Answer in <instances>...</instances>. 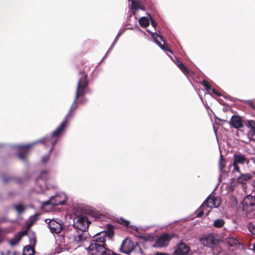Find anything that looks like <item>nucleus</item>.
<instances>
[{"mask_svg": "<svg viewBox=\"0 0 255 255\" xmlns=\"http://www.w3.org/2000/svg\"><path fill=\"white\" fill-rule=\"evenodd\" d=\"M114 233V226L111 224H107L106 230L99 232L93 235V239L90 241V245L86 248V250L88 251L94 249L95 246L96 247L106 246L105 244L106 238L107 237L110 240L112 239Z\"/></svg>", "mask_w": 255, "mask_h": 255, "instance_id": "obj_1", "label": "nucleus"}, {"mask_svg": "<svg viewBox=\"0 0 255 255\" xmlns=\"http://www.w3.org/2000/svg\"><path fill=\"white\" fill-rule=\"evenodd\" d=\"M79 75L80 78L78 82L74 100L69 109V112L64 118V120L67 121L71 113L77 108L78 103H76L77 99L80 96L84 94V90L88 85L87 74L84 71H80L79 72Z\"/></svg>", "mask_w": 255, "mask_h": 255, "instance_id": "obj_2", "label": "nucleus"}, {"mask_svg": "<svg viewBox=\"0 0 255 255\" xmlns=\"http://www.w3.org/2000/svg\"><path fill=\"white\" fill-rule=\"evenodd\" d=\"M90 223H91V221L86 215L76 214L74 219L73 226L77 231H86Z\"/></svg>", "mask_w": 255, "mask_h": 255, "instance_id": "obj_3", "label": "nucleus"}, {"mask_svg": "<svg viewBox=\"0 0 255 255\" xmlns=\"http://www.w3.org/2000/svg\"><path fill=\"white\" fill-rule=\"evenodd\" d=\"M45 222L48 224L50 231L52 234H59L64 227L63 222L59 219H46Z\"/></svg>", "mask_w": 255, "mask_h": 255, "instance_id": "obj_4", "label": "nucleus"}, {"mask_svg": "<svg viewBox=\"0 0 255 255\" xmlns=\"http://www.w3.org/2000/svg\"><path fill=\"white\" fill-rule=\"evenodd\" d=\"M253 177L252 174L249 173H242L239 175H235V177L232 178L230 180V186L234 189L236 186L235 184V182H236L238 184H242L244 187L246 186L247 182L251 179Z\"/></svg>", "mask_w": 255, "mask_h": 255, "instance_id": "obj_5", "label": "nucleus"}, {"mask_svg": "<svg viewBox=\"0 0 255 255\" xmlns=\"http://www.w3.org/2000/svg\"><path fill=\"white\" fill-rule=\"evenodd\" d=\"M49 172L47 170H41L40 174L36 179V187H38L41 192L44 191L48 188L47 181L49 179Z\"/></svg>", "mask_w": 255, "mask_h": 255, "instance_id": "obj_6", "label": "nucleus"}, {"mask_svg": "<svg viewBox=\"0 0 255 255\" xmlns=\"http://www.w3.org/2000/svg\"><path fill=\"white\" fill-rule=\"evenodd\" d=\"M243 210L246 213H255V197L248 195L242 201Z\"/></svg>", "mask_w": 255, "mask_h": 255, "instance_id": "obj_7", "label": "nucleus"}, {"mask_svg": "<svg viewBox=\"0 0 255 255\" xmlns=\"http://www.w3.org/2000/svg\"><path fill=\"white\" fill-rule=\"evenodd\" d=\"M146 31L150 35L152 38L153 39L154 42L163 51H167L171 53H172V51L171 49L168 48V46L167 45H162L158 40V38L159 37L162 41L163 42L164 44L165 43V41L164 40L163 36L162 35H160L155 32H152L150 31L148 29H146Z\"/></svg>", "mask_w": 255, "mask_h": 255, "instance_id": "obj_8", "label": "nucleus"}, {"mask_svg": "<svg viewBox=\"0 0 255 255\" xmlns=\"http://www.w3.org/2000/svg\"><path fill=\"white\" fill-rule=\"evenodd\" d=\"M172 236L167 233H165L158 237L155 244L153 245L154 248H161L166 246L168 242L172 239Z\"/></svg>", "mask_w": 255, "mask_h": 255, "instance_id": "obj_9", "label": "nucleus"}, {"mask_svg": "<svg viewBox=\"0 0 255 255\" xmlns=\"http://www.w3.org/2000/svg\"><path fill=\"white\" fill-rule=\"evenodd\" d=\"M112 252L113 251L106 248V246H101L94 247V249L88 251L87 255H112Z\"/></svg>", "mask_w": 255, "mask_h": 255, "instance_id": "obj_10", "label": "nucleus"}, {"mask_svg": "<svg viewBox=\"0 0 255 255\" xmlns=\"http://www.w3.org/2000/svg\"><path fill=\"white\" fill-rule=\"evenodd\" d=\"M220 204V203L218 202L217 199L215 197L211 196V194H210L201 205V208H206L207 209L217 208Z\"/></svg>", "mask_w": 255, "mask_h": 255, "instance_id": "obj_11", "label": "nucleus"}, {"mask_svg": "<svg viewBox=\"0 0 255 255\" xmlns=\"http://www.w3.org/2000/svg\"><path fill=\"white\" fill-rule=\"evenodd\" d=\"M233 162L238 164L242 165H248L250 163V159L247 155L243 154L241 152H237L233 154Z\"/></svg>", "mask_w": 255, "mask_h": 255, "instance_id": "obj_12", "label": "nucleus"}, {"mask_svg": "<svg viewBox=\"0 0 255 255\" xmlns=\"http://www.w3.org/2000/svg\"><path fill=\"white\" fill-rule=\"evenodd\" d=\"M174 255H191L189 247L185 243L180 242L174 250Z\"/></svg>", "mask_w": 255, "mask_h": 255, "instance_id": "obj_13", "label": "nucleus"}, {"mask_svg": "<svg viewBox=\"0 0 255 255\" xmlns=\"http://www.w3.org/2000/svg\"><path fill=\"white\" fill-rule=\"evenodd\" d=\"M52 200L53 206L60 205H64L67 199L66 195L63 193H56L54 196L51 197Z\"/></svg>", "mask_w": 255, "mask_h": 255, "instance_id": "obj_14", "label": "nucleus"}, {"mask_svg": "<svg viewBox=\"0 0 255 255\" xmlns=\"http://www.w3.org/2000/svg\"><path fill=\"white\" fill-rule=\"evenodd\" d=\"M49 135H47L45 137L42 138L40 139H38L36 141H35L29 144H27L25 145H19L18 146V147L20 148H30L38 143H41L45 145L46 146H48L49 145H50V143L51 142V140L48 138L49 137Z\"/></svg>", "mask_w": 255, "mask_h": 255, "instance_id": "obj_15", "label": "nucleus"}, {"mask_svg": "<svg viewBox=\"0 0 255 255\" xmlns=\"http://www.w3.org/2000/svg\"><path fill=\"white\" fill-rule=\"evenodd\" d=\"M133 250V242L129 241L128 243H127L126 239L123 241L122 244L120 248L121 252L127 255L129 254Z\"/></svg>", "mask_w": 255, "mask_h": 255, "instance_id": "obj_16", "label": "nucleus"}, {"mask_svg": "<svg viewBox=\"0 0 255 255\" xmlns=\"http://www.w3.org/2000/svg\"><path fill=\"white\" fill-rule=\"evenodd\" d=\"M228 123L235 128L238 129L244 127V123L242 119L238 115H233L230 122H228Z\"/></svg>", "mask_w": 255, "mask_h": 255, "instance_id": "obj_17", "label": "nucleus"}, {"mask_svg": "<svg viewBox=\"0 0 255 255\" xmlns=\"http://www.w3.org/2000/svg\"><path fill=\"white\" fill-rule=\"evenodd\" d=\"M201 243L204 246L210 247L211 246L215 245L217 241L213 234H209L206 235L200 241Z\"/></svg>", "mask_w": 255, "mask_h": 255, "instance_id": "obj_18", "label": "nucleus"}, {"mask_svg": "<svg viewBox=\"0 0 255 255\" xmlns=\"http://www.w3.org/2000/svg\"><path fill=\"white\" fill-rule=\"evenodd\" d=\"M67 125L68 121L64 119L56 129L51 133V135L58 138V137L60 136L64 133Z\"/></svg>", "mask_w": 255, "mask_h": 255, "instance_id": "obj_19", "label": "nucleus"}, {"mask_svg": "<svg viewBox=\"0 0 255 255\" xmlns=\"http://www.w3.org/2000/svg\"><path fill=\"white\" fill-rule=\"evenodd\" d=\"M85 232L77 231V234L74 235L73 241L78 247L87 239Z\"/></svg>", "mask_w": 255, "mask_h": 255, "instance_id": "obj_20", "label": "nucleus"}, {"mask_svg": "<svg viewBox=\"0 0 255 255\" xmlns=\"http://www.w3.org/2000/svg\"><path fill=\"white\" fill-rule=\"evenodd\" d=\"M170 57L184 74L187 75L190 73L189 69L183 63L180 62L176 57L175 56L174 59L171 56Z\"/></svg>", "mask_w": 255, "mask_h": 255, "instance_id": "obj_21", "label": "nucleus"}, {"mask_svg": "<svg viewBox=\"0 0 255 255\" xmlns=\"http://www.w3.org/2000/svg\"><path fill=\"white\" fill-rule=\"evenodd\" d=\"M25 145V144H24V145ZM19 145H16L14 146L15 147L18 148L19 149H21V150H20L17 153V156L19 159H20L23 162H24L27 166H28V162H27V160L26 159V155L28 154V149L29 148H20L18 147V146Z\"/></svg>", "mask_w": 255, "mask_h": 255, "instance_id": "obj_22", "label": "nucleus"}, {"mask_svg": "<svg viewBox=\"0 0 255 255\" xmlns=\"http://www.w3.org/2000/svg\"><path fill=\"white\" fill-rule=\"evenodd\" d=\"M134 236L136 238L141 239L145 242L149 241L153 242L155 240V237L152 235H144V234H142L140 235H135Z\"/></svg>", "mask_w": 255, "mask_h": 255, "instance_id": "obj_23", "label": "nucleus"}, {"mask_svg": "<svg viewBox=\"0 0 255 255\" xmlns=\"http://www.w3.org/2000/svg\"><path fill=\"white\" fill-rule=\"evenodd\" d=\"M12 208L14 209L19 215L22 214L26 210L25 206L21 203L13 204L12 205Z\"/></svg>", "mask_w": 255, "mask_h": 255, "instance_id": "obj_24", "label": "nucleus"}, {"mask_svg": "<svg viewBox=\"0 0 255 255\" xmlns=\"http://www.w3.org/2000/svg\"><path fill=\"white\" fill-rule=\"evenodd\" d=\"M149 18L146 16H142L139 18L138 22L139 25L142 27H147L150 24Z\"/></svg>", "mask_w": 255, "mask_h": 255, "instance_id": "obj_25", "label": "nucleus"}, {"mask_svg": "<svg viewBox=\"0 0 255 255\" xmlns=\"http://www.w3.org/2000/svg\"><path fill=\"white\" fill-rule=\"evenodd\" d=\"M29 242L30 244V246L35 247L36 243V238L35 234L33 231H31L29 235Z\"/></svg>", "mask_w": 255, "mask_h": 255, "instance_id": "obj_26", "label": "nucleus"}, {"mask_svg": "<svg viewBox=\"0 0 255 255\" xmlns=\"http://www.w3.org/2000/svg\"><path fill=\"white\" fill-rule=\"evenodd\" d=\"M139 7V4L135 0H131L130 9L133 15L136 16V11L138 10Z\"/></svg>", "mask_w": 255, "mask_h": 255, "instance_id": "obj_27", "label": "nucleus"}, {"mask_svg": "<svg viewBox=\"0 0 255 255\" xmlns=\"http://www.w3.org/2000/svg\"><path fill=\"white\" fill-rule=\"evenodd\" d=\"M225 224V221L223 219H217L214 220L213 226L215 228H222Z\"/></svg>", "mask_w": 255, "mask_h": 255, "instance_id": "obj_28", "label": "nucleus"}, {"mask_svg": "<svg viewBox=\"0 0 255 255\" xmlns=\"http://www.w3.org/2000/svg\"><path fill=\"white\" fill-rule=\"evenodd\" d=\"M48 138L51 140V142L50 143V144L51 145V147L50 149H49V151H50V152H51L53 150L55 145L58 141V137H55L54 136H52V135L50 134L49 137Z\"/></svg>", "mask_w": 255, "mask_h": 255, "instance_id": "obj_29", "label": "nucleus"}, {"mask_svg": "<svg viewBox=\"0 0 255 255\" xmlns=\"http://www.w3.org/2000/svg\"><path fill=\"white\" fill-rule=\"evenodd\" d=\"M87 214L91 216L95 219H101V214L98 211H90L87 213Z\"/></svg>", "mask_w": 255, "mask_h": 255, "instance_id": "obj_30", "label": "nucleus"}, {"mask_svg": "<svg viewBox=\"0 0 255 255\" xmlns=\"http://www.w3.org/2000/svg\"><path fill=\"white\" fill-rule=\"evenodd\" d=\"M20 240L21 239H20V237L15 235L11 240L9 241V243L11 246H15Z\"/></svg>", "mask_w": 255, "mask_h": 255, "instance_id": "obj_31", "label": "nucleus"}, {"mask_svg": "<svg viewBox=\"0 0 255 255\" xmlns=\"http://www.w3.org/2000/svg\"><path fill=\"white\" fill-rule=\"evenodd\" d=\"M227 240L229 245L231 247L236 246L239 244L238 240L234 238H229Z\"/></svg>", "mask_w": 255, "mask_h": 255, "instance_id": "obj_32", "label": "nucleus"}, {"mask_svg": "<svg viewBox=\"0 0 255 255\" xmlns=\"http://www.w3.org/2000/svg\"><path fill=\"white\" fill-rule=\"evenodd\" d=\"M223 161H224L225 160L222 154L220 153V158L219 163V169L220 172H223L224 168L225 167V164L223 163Z\"/></svg>", "mask_w": 255, "mask_h": 255, "instance_id": "obj_33", "label": "nucleus"}, {"mask_svg": "<svg viewBox=\"0 0 255 255\" xmlns=\"http://www.w3.org/2000/svg\"><path fill=\"white\" fill-rule=\"evenodd\" d=\"M247 228L252 234L255 235V225L252 222L248 223Z\"/></svg>", "mask_w": 255, "mask_h": 255, "instance_id": "obj_34", "label": "nucleus"}, {"mask_svg": "<svg viewBox=\"0 0 255 255\" xmlns=\"http://www.w3.org/2000/svg\"><path fill=\"white\" fill-rule=\"evenodd\" d=\"M147 14L149 18V19H150L149 21H150L151 25L153 27L156 28V27L157 25V23L156 22L155 19L151 16V15L150 14L147 13Z\"/></svg>", "mask_w": 255, "mask_h": 255, "instance_id": "obj_35", "label": "nucleus"}, {"mask_svg": "<svg viewBox=\"0 0 255 255\" xmlns=\"http://www.w3.org/2000/svg\"><path fill=\"white\" fill-rule=\"evenodd\" d=\"M207 209V208H201L200 206L199 209L197 210V213L196 215V217H201V216H202L204 214V210Z\"/></svg>", "mask_w": 255, "mask_h": 255, "instance_id": "obj_36", "label": "nucleus"}, {"mask_svg": "<svg viewBox=\"0 0 255 255\" xmlns=\"http://www.w3.org/2000/svg\"><path fill=\"white\" fill-rule=\"evenodd\" d=\"M34 248L35 247H31L30 245H26L23 248L22 253H26V252L29 253L30 251L32 252V250H35Z\"/></svg>", "mask_w": 255, "mask_h": 255, "instance_id": "obj_37", "label": "nucleus"}, {"mask_svg": "<svg viewBox=\"0 0 255 255\" xmlns=\"http://www.w3.org/2000/svg\"><path fill=\"white\" fill-rule=\"evenodd\" d=\"M233 166L234 167V170L233 171V172L236 171L239 173V175L242 173V172L240 170V168L239 166V164L234 163V162H233Z\"/></svg>", "mask_w": 255, "mask_h": 255, "instance_id": "obj_38", "label": "nucleus"}, {"mask_svg": "<svg viewBox=\"0 0 255 255\" xmlns=\"http://www.w3.org/2000/svg\"><path fill=\"white\" fill-rule=\"evenodd\" d=\"M51 152H50V151L49 150L48 153L42 157L41 161L42 163H45L48 160V159H49Z\"/></svg>", "mask_w": 255, "mask_h": 255, "instance_id": "obj_39", "label": "nucleus"}, {"mask_svg": "<svg viewBox=\"0 0 255 255\" xmlns=\"http://www.w3.org/2000/svg\"><path fill=\"white\" fill-rule=\"evenodd\" d=\"M1 177L2 178L3 182L4 183H6L9 181L12 180V178H13V177H12V176H8L5 175V174L2 175Z\"/></svg>", "mask_w": 255, "mask_h": 255, "instance_id": "obj_40", "label": "nucleus"}, {"mask_svg": "<svg viewBox=\"0 0 255 255\" xmlns=\"http://www.w3.org/2000/svg\"><path fill=\"white\" fill-rule=\"evenodd\" d=\"M52 200L50 198L49 200L44 201L42 203V207H44L45 206H48V205H52L53 206V202H52Z\"/></svg>", "mask_w": 255, "mask_h": 255, "instance_id": "obj_41", "label": "nucleus"}, {"mask_svg": "<svg viewBox=\"0 0 255 255\" xmlns=\"http://www.w3.org/2000/svg\"><path fill=\"white\" fill-rule=\"evenodd\" d=\"M126 28H124V29H120L118 34H117V36L115 37V39H114V41L115 42H117L119 37L123 34L124 33V32L126 31Z\"/></svg>", "mask_w": 255, "mask_h": 255, "instance_id": "obj_42", "label": "nucleus"}, {"mask_svg": "<svg viewBox=\"0 0 255 255\" xmlns=\"http://www.w3.org/2000/svg\"><path fill=\"white\" fill-rule=\"evenodd\" d=\"M38 219V215L35 214L33 216H31L29 218L30 224L32 225L35 222H36Z\"/></svg>", "mask_w": 255, "mask_h": 255, "instance_id": "obj_43", "label": "nucleus"}, {"mask_svg": "<svg viewBox=\"0 0 255 255\" xmlns=\"http://www.w3.org/2000/svg\"><path fill=\"white\" fill-rule=\"evenodd\" d=\"M12 180L18 184H21L23 182V179L21 177H13Z\"/></svg>", "mask_w": 255, "mask_h": 255, "instance_id": "obj_44", "label": "nucleus"}, {"mask_svg": "<svg viewBox=\"0 0 255 255\" xmlns=\"http://www.w3.org/2000/svg\"><path fill=\"white\" fill-rule=\"evenodd\" d=\"M27 230H23L19 232L17 234H16L18 237H20V239H21V238L24 236L27 235Z\"/></svg>", "mask_w": 255, "mask_h": 255, "instance_id": "obj_45", "label": "nucleus"}, {"mask_svg": "<svg viewBox=\"0 0 255 255\" xmlns=\"http://www.w3.org/2000/svg\"><path fill=\"white\" fill-rule=\"evenodd\" d=\"M254 124H255V122L253 120H248L247 121V123H246V126L249 128H251V129H252V128H253Z\"/></svg>", "mask_w": 255, "mask_h": 255, "instance_id": "obj_46", "label": "nucleus"}, {"mask_svg": "<svg viewBox=\"0 0 255 255\" xmlns=\"http://www.w3.org/2000/svg\"><path fill=\"white\" fill-rule=\"evenodd\" d=\"M244 101V102L248 103L252 109L255 110V105L254 104L253 100H245Z\"/></svg>", "mask_w": 255, "mask_h": 255, "instance_id": "obj_47", "label": "nucleus"}, {"mask_svg": "<svg viewBox=\"0 0 255 255\" xmlns=\"http://www.w3.org/2000/svg\"><path fill=\"white\" fill-rule=\"evenodd\" d=\"M249 136L251 140L255 141V132L251 131L249 133Z\"/></svg>", "mask_w": 255, "mask_h": 255, "instance_id": "obj_48", "label": "nucleus"}, {"mask_svg": "<svg viewBox=\"0 0 255 255\" xmlns=\"http://www.w3.org/2000/svg\"><path fill=\"white\" fill-rule=\"evenodd\" d=\"M121 221L127 227L130 224V222L129 221L123 218H121Z\"/></svg>", "mask_w": 255, "mask_h": 255, "instance_id": "obj_49", "label": "nucleus"}, {"mask_svg": "<svg viewBox=\"0 0 255 255\" xmlns=\"http://www.w3.org/2000/svg\"><path fill=\"white\" fill-rule=\"evenodd\" d=\"M116 42H115L114 41L113 42L112 45H111L110 47L109 48V49H108V50L107 52V55H108L111 52V51L113 50L114 47L115 46V45L116 44Z\"/></svg>", "mask_w": 255, "mask_h": 255, "instance_id": "obj_50", "label": "nucleus"}, {"mask_svg": "<svg viewBox=\"0 0 255 255\" xmlns=\"http://www.w3.org/2000/svg\"><path fill=\"white\" fill-rule=\"evenodd\" d=\"M222 97H223L224 98H225V99H229L230 101H232V102H234V98L231 97L230 95H222Z\"/></svg>", "mask_w": 255, "mask_h": 255, "instance_id": "obj_51", "label": "nucleus"}, {"mask_svg": "<svg viewBox=\"0 0 255 255\" xmlns=\"http://www.w3.org/2000/svg\"><path fill=\"white\" fill-rule=\"evenodd\" d=\"M8 220L5 216H3L0 218V225L3 223L8 222Z\"/></svg>", "mask_w": 255, "mask_h": 255, "instance_id": "obj_52", "label": "nucleus"}, {"mask_svg": "<svg viewBox=\"0 0 255 255\" xmlns=\"http://www.w3.org/2000/svg\"><path fill=\"white\" fill-rule=\"evenodd\" d=\"M211 91L213 92V93H214L216 95L220 97L222 96V95L220 92H218L216 89H211Z\"/></svg>", "mask_w": 255, "mask_h": 255, "instance_id": "obj_53", "label": "nucleus"}, {"mask_svg": "<svg viewBox=\"0 0 255 255\" xmlns=\"http://www.w3.org/2000/svg\"><path fill=\"white\" fill-rule=\"evenodd\" d=\"M153 255H169V254L162 252H155Z\"/></svg>", "mask_w": 255, "mask_h": 255, "instance_id": "obj_54", "label": "nucleus"}, {"mask_svg": "<svg viewBox=\"0 0 255 255\" xmlns=\"http://www.w3.org/2000/svg\"><path fill=\"white\" fill-rule=\"evenodd\" d=\"M135 27L137 28L138 30H139V31L142 32L144 35L147 36V34H146V33L143 30H142L138 26H136Z\"/></svg>", "mask_w": 255, "mask_h": 255, "instance_id": "obj_55", "label": "nucleus"}, {"mask_svg": "<svg viewBox=\"0 0 255 255\" xmlns=\"http://www.w3.org/2000/svg\"><path fill=\"white\" fill-rule=\"evenodd\" d=\"M204 88H205V89L207 90V91H209V90H211V89H212L210 86L209 85V84H208L207 85H206V86H205L204 87Z\"/></svg>", "mask_w": 255, "mask_h": 255, "instance_id": "obj_56", "label": "nucleus"}, {"mask_svg": "<svg viewBox=\"0 0 255 255\" xmlns=\"http://www.w3.org/2000/svg\"><path fill=\"white\" fill-rule=\"evenodd\" d=\"M35 250H32L31 253L26 254L25 253H22V255H34Z\"/></svg>", "mask_w": 255, "mask_h": 255, "instance_id": "obj_57", "label": "nucleus"}, {"mask_svg": "<svg viewBox=\"0 0 255 255\" xmlns=\"http://www.w3.org/2000/svg\"><path fill=\"white\" fill-rule=\"evenodd\" d=\"M208 83H207V82L205 80H202V85L205 87V86H206V85H207Z\"/></svg>", "mask_w": 255, "mask_h": 255, "instance_id": "obj_58", "label": "nucleus"}, {"mask_svg": "<svg viewBox=\"0 0 255 255\" xmlns=\"http://www.w3.org/2000/svg\"><path fill=\"white\" fill-rule=\"evenodd\" d=\"M208 83H207V82L205 80H202V85L205 87V86H206V85H207Z\"/></svg>", "mask_w": 255, "mask_h": 255, "instance_id": "obj_59", "label": "nucleus"}, {"mask_svg": "<svg viewBox=\"0 0 255 255\" xmlns=\"http://www.w3.org/2000/svg\"><path fill=\"white\" fill-rule=\"evenodd\" d=\"M131 227L132 228L133 230H135L136 232H138V229L137 227L134 226H131Z\"/></svg>", "mask_w": 255, "mask_h": 255, "instance_id": "obj_60", "label": "nucleus"}, {"mask_svg": "<svg viewBox=\"0 0 255 255\" xmlns=\"http://www.w3.org/2000/svg\"><path fill=\"white\" fill-rule=\"evenodd\" d=\"M108 56V55H107V53L106 54V55L104 56V57L101 59L100 62L98 64V65H97V66L100 64V63L102 62H103L105 58H106L107 57V56Z\"/></svg>", "mask_w": 255, "mask_h": 255, "instance_id": "obj_61", "label": "nucleus"}, {"mask_svg": "<svg viewBox=\"0 0 255 255\" xmlns=\"http://www.w3.org/2000/svg\"><path fill=\"white\" fill-rule=\"evenodd\" d=\"M251 131L255 132V123L254 124V125L253 128H252Z\"/></svg>", "mask_w": 255, "mask_h": 255, "instance_id": "obj_62", "label": "nucleus"}, {"mask_svg": "<svg viewBox=\"0 0 255 255\" xmlns=\"http://www.w3.org/2000/svg\"><path fill=\"white\" fill-rule=\"evenodd\" d=\"M252 251L255 253V242L253 244V248L252 249Z\"/></svg>", "mask_w": 255, "mask_h": 255, "instance_id": "obj_63", "label": "nucleus"}, {"mask_svg": "<svg viewBox=\"0 0 255 255\" xmlns=\"http://www.w3.org/2000/svg\"><path fill=\"white\" fill-rule=\"evenodd\" d=\"M138 9H141V10H145L144 7H142V6H141L140 5H139V7L138 8Z\"/></svg>", "mask_w": 255, "mask_h": 255, "instance_id": "obj_64", "label": "nucleus"}]
</instances>
